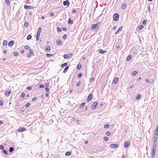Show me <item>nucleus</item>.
Masks as SVG:
<instances>
[{
  "instance_id": "0eeeda50",
  "label": "nucleus",
  "mask_w": 158,
  "mask_h": 158,
  "mask_svg": "<svg viewBox=\"0 0 158 158\" xmlns=\"http://www.w3.org/2000/svg\"><path fill=\"white\" fill-rule=\"evenodd\" d=\"M63 4L64 6L67 5V6H69V1L68 0H66L65 1H64L63 2Z\"/></svg>"
},
{
  "instance_id": "aec40b11",
  "label": "nucleus",
  "mask_w": 158,
  "mask_h": 158,
  "mask_svg": "<svg viewBox=\"0 0 158 158\" xmlns=\"http://www.w3.org/2000/svg\"><path fill=\"white\" fill-rule=\"evenodd\" d=\"M107 51H103L102 49H100L99 50V52L101 54H103L104 53L106 52Z\"/></svg>"
},
{
  "instance_id": "393cba45",
  "label": "nucleus",
  "mask_w": 158,
  "mask_h": 158,
  "mask_svg": "<svg viewBox=\"0 0 158 158\" xmlns=\"http://www.w3.org/2000/svg\"><path fill=\"white\" fill-rule=\"evenodd\" d=\"M131 55H129L127 57V59H126L127 60V61H129L131 59Z\"/></svg>"
},
{
  "instance_id": "c03bdc74",
  "label": "nucleus",
  "mask_w": 158,
  "mask_h": 158,
  "mask_svg": "<svg viewBox=\"0 0 158 158\" xmlns=\"http://www.w3.org/2000/svg\"><path fill=\"white\" fill-rule=\"evenodd\" d=\"M81 84V81H78L77 84V86H79Z\"/></svg>"
},
{
  "instance_id": "9d476101",
  "label": "nucleus",
  "mask_w": 158,
  "mask_h": 158,
  "mask_svg": "<svg viewBox=\"0 0 158 158\" xmlns=\"http://www.w3.org/2000/svg\"><path fill=\"white\" fill-rule=\"evenodd\" d=\"M154 138L155 139V140L154 142V143L153 145V147H157V143H156V140H157V138L156 137H154Z\"/></svg>"
},
{
  "instance_id": "052dcab7",
  "label": "nucleus",
  "mask_w": 158,
  "mask_h": 158,
  "mask_svg": "<svg viewBox=\"0 0 158 158\" xmlns=\"http://www.w3.org/2000/svg\"><path fill=\"white\" fill-rule=\"evenodd\" d=\"M62 29L64 31H66L67 30V28L65 27H62Z\"/></svg>"
},
{
  "instance_id": "5701e85b",
  "label": "nucleus",
  "mask_w": 158,
  "mask_h": 158,
  "mask_svg": "<svg viewBox=\"0 0 158 158\" xmlns=\"http://www.w3.org/2000/svg\"><path fill=\"white\" fill-rule=\"evenodd\" d=\"M141 97V95L140 94H138L136 97L135 98L137 100H139Z\"/></svg>"
},
{
  "instance_id": "20e7f679",
  "label": "nucleus",
  "mask_w": 158,
  "mask_h": 158,
  "mask_svg": "<svg viewBox=\"0 0 158 158\" xmlns=\"http://www.w3.org/2000/svg\"><path fill=\"white\" fill-rule=\"evenodd\" d=\"M98 23L95 24H92L91 26V29L92 30H94V29H97L98 28Z\"/></svg>"
},
{
  "instance_id": "37998d69",
  "label": "nucleus",
  "mask_w": 158,
  "mask_h": 158,
  "mask_svg": "<svg viewBox=\"0 0 158 158\" xmlns=\"http://www.w3.org/2000/svg\"><path fill=\"white\" fill-rule=\"evenodd\" d=\"M3 44L4 45H7V41L6 40H4L3 41Z\"/></svg>"
},
{
  "instance_id": "72a5a7b5",
  "label": "nucleus",
  "mask_w": 158,
  "mask_h": 158,
  "mask_svg": "<svg viewBox=\"0 0 158 158\" xmlns=\"http://www.w3.org/2000/svg\"><path fill=\"white\" fill-rule=\"evenodd\" d=\"M81 68V64H78L77 65V69L78 70H80Z\"/></svg>"
},
{
  "instance_id": "0e129e2a",
  "label": "nucleus",
  "mask_w": 158,
  "mask_h": 158,
  "mask_svg": "<svg viewBox=\"0 0 158 158\" xmlns=\"http://www.w3.org/2000/svg\"><path fill=\"white\" fill-rule=\"evenodd\" d=\"M36 99H37L36 98L34 97V98H32V101H35L36 100Z\"/></svg>"
},
{
  "instance_id": "58836bf2",
  "label": "nucleus",
  "mask_w": 158,
  "mask_h": 158,
  "mask_svg": "<svg viewBox=\"0 0 158 158\" xmlns=\"http://www.w3.org/2000/svg\"><path fill=\"white\" fill-rule=\"evenodd\" d=\"M30 104L29 102L27 103L25 105V107L27 108V107H28L29 106H30Z\"/></svg>"
},
{
  "instance_id": "4c0bfd02",
  "label": "nucleus",
  "mask_w": 158,
  "mask_h": 158,
  "mask_svg": "<svg viewBox=\"0 0 158 158\" xmlns=\"http://www.w3.org/2000/svg\"><path fill=\"white\" fill-rule=\"evenodd\" d=\"M104 140L105 141H106L108 140V138L107 137L105 136L104 138Z\"/></svg>"
},
{
  "instance_id": "680f3d73",
  "label": "nucleus",
  "mask_w": 158,
  "mask_h": 158,
  "mask_svg": "<svg viewBox=\"0 0 158 158\" xmlns=\"http://www.w3.org/2000/svg\"><path fill=\"white\" fill-rule=\"evenodd\" d=\"M0 105L1 106H3V102L0 100Z\"/></svg>"
},
{
  "instance_id": "4be33fe9",
  "label": "nucleus",
  "mask_w": 158,
  "mask_h": 158,
  "mask_svg": "<svg viewBox=\"0 0 158 158\" xmlns=\"http://www.w3.org/2000/svg\"><path fill=\"white\" fill-rule=\"evenodd\" d=\"M126 6V5L125 3H123L122 4L121 6V8L122 9L124 10V9Z\"/></svg>"
},
{
  "instance_id": "e433bc0d",
  "label": "nucleus",
  "mask_w": 158,
  "mask_h": 158,
  "mask_svg": "<svg viewBox=\"0 0 158 158\" xmlns=\"http://www.w3.org/2000/svg\"><path fill=\"white\" fill-rule=\"evenodd\" d=\"M46 55L48 57H50L53 55V54H46Z\"/></svg>"
},
{
  "instance_id": "7c9ffc66",
  "label": "nucleus",
  "mask_w": 158,
  "mask_h": 158,
  "mask_svg": "<svg viewBox=\"0 0 158 158\" xmlns=\"http://www.w3.org/2000/svg\"><path fill=\"white\" fill-rule=\"evenodd\" d=\"M73 118L74 120L75 121H76L77 122H79V121L78 120L77 118L75 117H73Z\"/></svg>"
},
{
  "instance_id": "1a4fd4ad",
  "label": "nucleus",
  "mask_w": 158,
  "mask_h": 158,
  "mask_svg": "<svg viewBox=\"0 0 158 158\" xmlns=\"http://www.w3.org/2000/svg\"><path fill=\"white\" fill-rule=\"evenodd\" d=\"M57 44L58 46H60L62 44V42L59 39H58L56 41Z\"/></svg>"
},
{
  "instance_id": "09e8293b",
  "label": "nucleus",
  "mask_w": 158,
  "mask_h": 158,
  "mask_svg": "<svg viewBox=\"0 0 158 158\" xmlns=\"http://www.w3.org/2000/svg\"><path fill=\"white\" fill-rule=\"evenodd\" d=\"M25 96V94L24 93H23L22 94L21 98H24Z\"/></svg>"
},
{
  "instance_id": "39448f33",
  "label": "nucleus",
  "mask_w": 158,
  "mask_h": 158,
  "mask_svg": "<svg viewBox=\"0 0 158 158\" xmlns=\"http://www.w3.org/2000/svg\"><path fill=\"white\" fill-rule=\"evenodd\" d=\"M17 130L19 132H22L26 131V129L23 127H19Z\"/></svg>"
},
{
  "instance_id": "c756f323",
  "label": "nucleus",
  "mask_w": 158,
  "mask_h": 158,
  "mask_svg": "<svg viewBox=\"0 0 158 158\" xmlns=\"http://www.w3.org/2000/svg\"><path fill=\"white\" fill-rule=\"evenodd\" d=\"M31 6H28L27 5H25L24 6V8L25 9H28L30 8V7H31Z\"/></svg>"
},
{
  "instance_id": "c85d7f7f",
  "label": "nucleus",
  "mask_w": 158,
  "mask_h": 158,
  "mask_svg": "<svg viewBox=\"0 0 158 158\" xmlns=\"http://www.w3.org/2000/svg\"><path fill=\"white\" fill-rule=\"evenodd\" d=\"M73 22L71 20V19L70 18H69L68 22V23L69 24H73Z\"/></svg>"
},
{
  "instance_id": "cd10ccee",
  "label": "nucleus",
  "mask_w": 158,
  "mask_h": 158,
  "mask_svg": "<svg viewBox=\"0 0 158 158\" xmlns=\"http://www.w3.org/2000/svg\"><path fill=\"white\" fill-rule=\"evenodd\" d=\"M14 148L13 147H10L9 150V151L10 152H12L14 150Z\"/></svg>"
},
{
  "instance_id": "7ed1b4c3",
  "label": "nucleus",
  "mask_w": 158,
  "mask_h": 158,
  "mask_svg": "<svg viewBox=\"0 0 158 158\" xmlns=\"http://www.w3.org/2000/svg\"><path fill=\"white\" fill-rule=\"evenodd\" d=\"M119 15L118 14L115 13L114 14L113 19L114 20L117 21L118 19Z\"/></svg>"
},
{
  "instance_id": "bb28decb",
  "label": "nucleus",
  "mask_w": 158,
  "mask_h": 158,
  "mask_svg": "<svg viewBox=\"0 0 158 158\" xmlns=\"http://www.w3.org/2000/svg\"><path fill=\"white\" fill-rule=\"evenodd\" d=\"M6 2V4L7 6H9L10 4V2L9 1L10 0H5Z\"/></svg>"
},
{
  "instance_id": "2eb2a0df",
  "label": "nucleus",
  "mask_w": 158,
  "mask_h": 158,
  "mask_svg": "<svg viewBox=\"0 0 158 158\" xmlns=\"http://www.w3.org/2000/svg\"><path fill=\"white\" fill-rule=\"evenodd\" d=\"M118 81V77H116L114 78L113 80V82L114 84H116Z\"/></svg>"
},
{
  "instance_id": "b1692460",
  "label": "nucleus",
  "mask_w": 158,
  "mask_h": 158,
  "mask_svg": "<svg viewBox=\"0 0 158 158\" xmlns=\"http://www.w3.org/2000/svg\"><path fill=\"white\" fill-rule=\"evenodd\" d=\"M85 102H83L79 106V108H82L85 106Z\"/></svg>"
},
{
  "instance_id": "f8f14e48",
  "label": "nucleus",
  "mask_w": 158,
  "mask_h": 158,
  "mask_svg": "<svg viewBox=\"0 0 158 158\" xmlns=\"http://www.w3.org/2000/svg\"><path fill=\"white\" fill-rule=\"evenodd\" d=\"M154 135L158 136V125L155 130Z\"/></svg>"
},
{
  "instance_id": "13d9d810",
  "label": "nucleus",
  "mask_w": 158,
  "mask_h": 158,
  "mask_svg": "<svg viewBox=\"0 0 158 158\" xmlns=\"http://www.w3.org/2000/svg\"><path fill=\"white\" fill-rule=\"evenodd\" d=\"M44 85H40L39 87L40 88H43L44 87Z\"/></svg>"
},
{
  "instance_id": "6ab92c4d",
  "label": "nucleus",
  "mask_w": 158,
  "mask_h": 158,
  "mask_svg": "<svg viewBox=\"0 0 158 158\" xmlns=\"http://www.w3.org/2000/svg\"><path fill=\"white\" fill-rule=\"evenodd\" d=\"M14 41L13 40L10 41L8 43V46L11 47L14 44Z\"/></svg>"
},
{
  "instance_id": "412c9836",
  "label": "nucleus",
  "mask_w": 158,
  "mask_h": 158,
  "mask_svg": "<svg viewBox=\"0 0 158 158\" xmlns=\"http://www.w3.org/2000/svg\"><path fill=\"white\" fill-rule=\"evenodd\" d=\"M69 67L68 66H66V67H65V68L64 69V70L63 73H65L67 71L68 69H69Z\"/></svg>"
},
{
  "instance_id": "4468645a",
  "label": "nucleus",
  "mask_w": 158,
  "mask_h": 158,
  "mask_svg": "<svg viewBox=\"0 0 158 158\" xmlns=\"http://www.w3.org/2000/svg\"><path fill=\"white\" fill-rule=\"evenodd\" d=\"M51 50V48L49 46H47L45 48V51L46 52H48V51H50Z\"/></svg>"
},
{
  "instance_id": "774afa93",
  "label": "nucleus",
  "mask_w": 158,
  "mask_h": 158,
  "mask_svg": "<svg viewBox=\"0 0 158 158\" xmlns=\"http://www.w3.org/2000/svg\"><path fill=\"white\" fill-rule=\"evenodd\" d=\"M145 81L147 83H149L150 81L148 79H146Z\"/></svg>"
},
{
  "instance_id": "8fccbe9b",
  "label": "nucleus",
  "mask_w": 158,
  "mask_h": 158,
  "mask_svg": "<svg viewBox=\"0 0 158 158\" xmlns=\"http://www.w3.org/2000/svg\"><path fill=\"white\" fill-rule=\"evenodd\" d=\"M67 37V36L66 34L64 35L63 37V38L64 40H65Z\"/></svg>"
},
{
  "instance_id": "6e6d98bb",
  "label": "nucleus",
  "mask_w": 158,
  "mask_h": 158,
  "mask_svg": "<svg viewBox=\"0 0 158 158\" xmlns=\"http://www.w3.org/2000/svg\"><path fill=\"white\" fill-rule=\"evenodd\" d=\"M146 21L145 20H143L142 22V23L144 25L146 24Z\"/></svg>"
},
{
  "instance_id": "a878e982",
  "label": "nucleus",
  "mask_w": 158,
  "mask_h": 158,
  "mask_svg": "<svg viewBox=\"0 0 158 158\" xmlns=\"http://www.w3.org/2000/svg\"><path fill=\"white\" fill-rule=\"evenodd\" d=\"M65 155L66 156H69L71 155V152H70L68 151L66 152Z\"/></svg>"
},
{
  "instance_id": "bf43d9fd",
  "label": "nucleus",
  "mask_w": 158,
  "mask_h": 158,
  "mask_svg": "<svg viewBox=\"0 0 158 158\" xmlns=\"http://www.w3.org/2000/svg\"><path fill=\"white\" fill-rule=\"evenodd\" d=\"M27 89L29 90H31L32 89V87L31 86H29L27 88Z\"/></svg>"
},
{
  "instance_id": "49530a36",
  "label": "nucleus",
  "mask_w": 158,
  "mask_h": 158,
  "mask_svg": "<svg viewBox=\"0 0 158 158\" xmlns=\"http://www.w3.org/2000/svg\"><path fill=\"white\" fill-rule=\"evenodd\" d=\"M29 52L30 53V54H31L32 55H33L34 52L32 50L30 49L29 50Z\"/></svg>"
},
{
  "instance_id": "473e14b6",
  "label": "nucleus",
  "mask_w": 158,
  "mask_h": 158,
  "mask_svg": "<svg viewBox=\"0 0 158 158\" xmlns=\"http://www.w3.org/2000/svg\"><path fill=\"white\" fill-rule=\"evenodd\" d=\"M138 73V72L136 71H134L132 73V75L133 76L135 75Z\"/></svg>"
},
{
  "instance_id": "79ce46f5",
  "label": "nucleus",
  "mask_w": 158,
  "mask_h": 158,
  "mask_svg": "<svg viewBox=\"0 0 158 158\" xmlns=\"http://www.w3.org/2000/svg\"><path fill=\"white\" fill-rule=\"evenodd\" d=\"M109 127V125L107 124H106L104 126V127L105 128H108Z\"/></svg>"
},
{
  "instance_id": "864d4df0",
  "label": "nucleus",
  "mask_w": 158,
  "mask_h": 158,
  "mask_svg": "<svg viewBox=\"0 0 158 158\" xmlns=\"http://www.w3.org/2000/svg\"><path fill=\"white\" fill-rule=\"evenodd\" d=\"M57 31L58 32L61 31V29L60 27H58L57 28Z\"/></svg>"
},
{
  "instance_id": "3c124183",
  "label": "nucleus",
  "mask_w": 158,
  "mask_h": 158,
  "mask_svg": "<svg viewBox=\"0 0 158 158\" xmlns=\"http://www.w3.org/2000/svg\"><path fill=\"white\" fill-rule=\"evenodd\" d=\"M14 55L15 56H17L18 55V53L17 52H15L14 53Z\"/></svg>"
},
{
  "instance_id": "de8ad7c7",
  "label": "nucleus",
  "mask_w": 158,
  "mask_h": 158,
  "mask_svg": "<svg viewBox=\"0 0 158 158\" xmlns=\"http://www.w3.org/2000/svg\"><path fill=\"white\" fill-rule=\"evenodd\" d=\"M82 76V73H79L77 75V77L80 78Z\"/></svg>"
},
{
  "instance_id": "a211bd4d",
  "label": "nucleus",
  "mask_w": 158,
  "mask_h": 158,
  "mask_svg": "<svg viewBox=\"0 0 158 158\" xmlns=\"http://www.w3.org/2000/svg\"><path fill=\"white\" fill-rule=\"evenodd\" d=\"M122 27H120L119 29L115 32V34H118L122 30Z\"/></svg>"
},
{
  "instance_id": "423d86ee",
  "label": "nucleus",
  "mask_w": 158,
  "mask_h": 158,
  "mask_svg": "<svg viewBox=\"0 0 158 158\" xmlns=\"http://www.w3.org/2000/svg\"><path fill=\"white\" fill-rule=\"evenodd\" d=\"M118 147V144H112L110 145V147L111 148H116Z\"/></svg>"
},
{
  "instance_id": "f704fd0d",
  "label": "nucleus",
  "mask_w": 158,
  "mask_h": 158,
  "mask_svg": "<svg viewBox=\"0 0 158 158\" xmlns=\"http://www.w3.org/2000/svg\"><path fill=\"white\" fill-rule=\"evenodd\" d=\"M32 38L31 35H29L27 37V40H29L31 39Z\"/></svg>"
},
{
  "instance_id": "9b49d317",
  "label": "nucleus",
  "mask_w": 158,
  "mask_h": 158,
  "mask_svg": "<svg viewBox=\"0 0 158 158\" xmlns=\"http://www.w3.org/2000/svg\"><path fill=\"white\" fill-rule=\"evenodd\" d=\"M40 32L39 31H37V34L36 35V40H38L39 39L40 36Z\"/></svg>"
},
{
  "instance_id": "a19ab883",
  "label": "nucleus",
  "mask_w": 158,
  "mask_h": 158,
  "mask_svg": "<svg viewBox=\"0 0 158 158\" xmlns=\"http://www.w3.org/2000/svg\"><path fill=\"white\" fill-rule=\"evenodd\" d=\"M106 135L108 136H109L110 135V133L109 131H107L106 133Z\"/></svg>"
},
{
  "instance_id": "6e6552de",
  "label": "nucleus",
  "mask_w": 158,
  "mask_h": 158,
  "mask_svg": "<svg viewBox=\"0 0 158 158\" xmlns=\"http://www.w3.org/2000/svg\"><path fill=\"white\" fill-rule=\"evenodd\" d=\"M92 98V94H90L88 96L87 98V102H89L90 101Z\"/></svg>"
},
{
  "instance_id": "ea45409f",
  "label": "nucleus",
  "mask_w": 158,
  "mask_h": 158,
  "mask_svg": "<svg viewBox=\"0 0 158 158\" xmlns=\"http://www.w3.org/2000/svg\"><path fill=\"white\" fill-rule=\"evenodd\" d=\"M143 27V26L142 25L139 26L138 27V29L140 30H141Z\"/></svg>"
},
{
  "instance_id": "e2e57ef3",
  "label": "nucleus",
  "mask_w": 158,
  "mask_h": 158,
  "mask_svg": "<svg viewBox=\"0 0 158 158\" xmlns=\"http://www.w3.org/2000/svg\"><path fill=\"white\" fill-rule=\"evenodd\" d=\"M20 51H21V52L22 53H24V49H21V50H20Z\"/></svg>"
},
{
  "instance_id": "f3484780",
  "label": "nucleus",
  "mask_w": 158,
  "mask_h": 158,
  "mask_svg": "<svg viewBox=\"0 0 158 158\" xmlns=\"http://www.w3.org/2000/svg\"><path fill=\"white\" fill-rule=\"evenodd\" d=\"M129 143L127 141L125 142L124 143V146L125 148L128 147L129 146Z\"/></svg>"
},
{
  "instance_id": "f257e3e1",
  "label": "nucleus",
  "mask_w": 158,
  "mask_h": 158,
  "mask_svg": "<svg viewBox=\"0 0 158 158\" xmlns=\"http://www.w3.org/2000/svg\"><path fill=\"white\" fill-rule=\"evenodd\" d=\"M98 104V102L97 101H95L94 102L93 104L91 106V108L93 109V110H95Z\"/></svg>"
},
{
  "instance_id": "603ef678",
  "label": "nucleus",
  "mask_w": 158,
  "mask_h": 158,
  "mask_svg": "<svg viewBox=\"0 0 158 158\" xmlns=\"http://www.w3.org/2000/svg\"><path fill=\"white\" fill-rule=\"evenodd\" d=\"M24 48L26 50H28L29 49V47L27 45H26L25 46Z\"/></svg>"
},
{
  "instance_id": "338daca9",
  "label": "nucleus",
  "mask_w": 158,
  "mask_h": 158,
  "mask_svg": "<svg viewBox=\"0 0 158 158\" xmlns=\"http://www.w3.org/2000/svg\"><path fill=\"white\" fill-rule=\"evenodd\" d=\"M76 10L74 9L73 10H72V12L73 13V14H75L76 13Z\"/></svg>"
},
{
  "instance_id": "69168bd1",
  "label": "nucleus",
  "mask_w": 158,
  "mask_h": 158,
  "mask_svg": "<svg viewBox=\"0 0 158 158\" xmlns=\"http://www.w3.org/2000/svg\"><path fill=\"white\" fill-rule=\"evenodd\" d=\"M45 90L47 92H48L49 90V88L48 87H46L45 88Z\"/></svg>"
},
{
  "instance_id": "dca6fc26",
  "label": "nucleus",
  "mask_w": 158,
  "mask_h": 158,
  "mask_svg": "<svg viewBox=\"0 0 158 158\" xmlns=\"http://www.w3.org/2000/svg\"><path fill=\"white\" fill-rule=\"evenodd\" d=\"M156 150H152V155H151V157L152 158H153L155 156V153H156Z\"/></svg>"
},
{
  "instance_id": "c9c22d12",
  "label": "nucleus",
  "mask_w": 158,
  "mask_h": 158,
  "mask_svg": "<svg viewBox=\"0 0 158 158\" xmlns=\"http://www.w3.org/2000/svg\"><path fill=\"white\" fill-rule=\"evenodd\" d=\"M29 24L27 22H25L24 24V26L25 27H27L28 26Z\"/></svg>"
},
{
  "instance_id": "a18cd8bd",
  "label": "nucleus",
  "mask_w": 158,
  "mask_h": 158,
  "mask_svg": "<svg viewBox=\"0 0 158 158\" xmlns=\"http://www.w3.org/2000/svg\"><path fill=\"white\" fill-rule=\"evenodd\" d=\"M3 153H5V154H8V153H7V151L6 150H5V149H3Z\"/></svg>"
},
{
  "instance_id": "2f4dec72",
  "label": "nucleus",
  "mask_w": 158,
  "mask_h": 158,
  "mask_svg": "<svg viewBox=\"0 0 158 158\" xmlns=\"http://www.w3.org/2000/svg\"><path fill=\"white\" fill-rule=\"evenodd\" d=\"M67 65V63H65L63 64H62L61 66V67L62 68H64Z\"/></svg>"
},
{
  "instance_id": "ddd939ff",
  "label": "nucleus",
  "mask_w": 158,
  "mask_h": 158,
  "mask_svg": "<svg viewBox=\"0 0 158 158\" xmlns=\"http://www.w3.org/2000/svg\"><path fill=\"white\" fill-rule=\"evenodd\" d=\"M10 93V90H8L6 91V92L5 93V94L6 96H8Z\"/></svg>"
},
{
  "instance_id": "5fc2aeb1",
  "label": "nucleus",
  "mask_w": 158,
  "mask_h": 158,
  "mask_svg": "<svg viewBox=\"0 0 158 158\" xmlns=\"http://www.w3.org/2000/svg\"><path fill=\"white\" fill-rule=\"evenodd\" d=\"M4 147L2 145H0V149L1 150H3Z\"/></svg>"
},
{
  "instance_id": "f03ea898",
  "label": "nucleus",
  "mask_w": 158,
  "mask_h": 158,
  "mask_svg": "<svg viewBox=\"0 0 158 158\" xmlns=\"http://www.w3.org/2000/svg\"><path fill=\"white\" fill-rule=\"evenodd\" d=\"M72 54L69 55L67 54H66L63 56V57L64 59H69L71 58L72 57Z\"/></svg>"
},
{
  "instance_id": "4d7b16f0",
  "label": "nucleus",
  "mask_w": 158,
  "mask_h": 158,
  "mask_svg": "<svg viewBox=\"0 0 158 158\" xmlns=\"http://www.w3.org/2000/svg\"><path fill=\"white\" fill-rule=\"evenodd\" d=\"M49 15L52 16H54V14L52 12H51L50 13Z\"/></svg>"
}]
</instances>
